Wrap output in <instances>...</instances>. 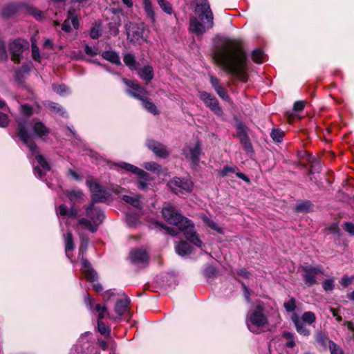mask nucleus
I'll return each mask as SVG.
<instances>
[{"mask_svg":"<svg viewBox=\"0 0 354 354\" xmlns=\"http://www.w3.org/2000/svg\"><path fill=\"white\" fill-rule=\"evenodd\" d=\"M212 58L215 64L227 74L239 78L242 82H247L248 58L241 39L225 38L214 46Z\"/></svg>","mask_w":354,"mask_h":354,"instance_id":"1","label":"nucleus"},{"mask_svg":"<svg viewBox=\"0 0 354 354\" xmlns=\"http://www.w3.org/2000/svg\"><path fill=\"white\" fill-rule=\"evenodd\" d=\"M201 1L200 3H196L194 10L199 20L196 17H192L189 21L192 31L198 35L204 34L207 29L214 26V15L208 0Z\"/></svg>","mask_w":354,"mask_h":354,"instance_id":"2","label":"nucleus"},{"mask_svg":"<svg viewBox=\"0 0 354 354\" xmlns=\"http://www.w3.org/2000/svg\"><path fill=\"white\" fill-rule=\"evenodd\" d=\"M265 306L262 302L257 304L254 310L250 314L247 322L248 329L253 333H259V328L268 324V318L264 314Z\"/></svg>","mask_w":354,"mask_h":354,"instance_id":"3","label":"nucleus"},{"mask_svg":"<svg viewBox=\"0 0 354 354\" xmlns=\"http://www.w3.org/2000/svg\"><path fill=\"white\" fill-rule=\"evenodd\" d=\"M165 221L170 225H176L178 230H180V225L185 224V220H189L180 214L175 207L170 204L164 206L161 211Z\"/></svg>","mask_w":354,"mask_h":354,"instance_id":"4","label":"nucleus"},{"mask_svg":"<svg viewBox=\"0 0 354 354\" xmlns=\"http://www.w3.org/2000/svg\"><path fill=\"white\" fill-rule=\"evenodd\" d=\"M86 184L91 192V196H93V201L94 203H106L107 201H112L110 192L99 183L91 180H86Z\"/></svg>","mask_w":354,"mask_h":354,"instance_id":"5","label":"nucleus"},{"mask_svg":"<svg viewBox=\"0 0 354 354\" xmlns=\"http://www.w3.org/2000/svg\"><path fill=\"white\" fill-rule=\"evenodd\" d=\"M27 120H21L17 121L16 129L17 136L30 149L33 156L39 154L38 147L34 141L30 140V136L27 129Z\"/></svg>","mask_w":354,"mask_h":354,"instance_id":"6","label":"nucleus"},{"mask_svg":"<svg viewBox=\"0 0 354 354\" xmlns=\"http://www.w3.org/2000/svg\"><path fill=\"white\" fill-rule=\"evenodd\" d=\"M122 81L127 86L125 93L130 97L140 100L145 95H149V92L138 80L122 77Z\"/></svg>","mask_w":354,"mask_h":354,"instance_id":"7","label":"nucleus"},{"mask_svg":"<svg viewBox=\"0 0 354 354\" xmlns=\"http://www.w3.org/2000/svg\"><path fill=\"white\" fill-rule=\"evenodd\" d=\"M299 270L302 272L303 281L308 287H311L316 284L317 275L323 274L321 266H313L308 263L300 266Z\"/></svg>","mask_w":354,"mask_h":354,"instance_id":"8","label":"nucleus"},{"mask_svg":"<svg viewBox=\"0 0 354 354\" xmlns=\"http://www.w3.org/2000/svg\"><path fill=\"white\" fill-rule=\"evenodd\" d=\"M234 127L236 130V137L239 140L243 149L248 154H254V150L248 133V127H246L241 121H238L235 124Z\"/></svg>","mask_w":354,"mask_h":354,"instance_id":"9","label":"nucleus"},{"mask_svg":"<svg viewBox=\"0 0 354 354\" xmlns=\"http://www.w3.org/2000/svg\"><path fill=\"white\" fill-rule=\"evenodd\" d=\"M125 29L127 33V39L131 43L138 42L140 40L147 41L144 39L143 34L145 29V24L144 23H129L125 24Z\"/></svg>","mask_w":354,"mask_h":354,"instance_id":"10","label":"nucleus"},{"mask_svg":"<svg viewBox=\"0 0 354 354\" xmlns=\"http://www.w3.org/2000/svg\"><path fill=\"white\" fill-rule=\"evenodd\" d=\"M180 230L183 232L185 237L189 243L194 244L198 248H202L203 243L194 230L195 227L192 221L190 219L185 220V224L183 226L180 225Z\"/></svg>","mask_w":354,"mask_h":354,"instance_id":"11","label":"nucleus"},{"mask_svg":"<svg viewBox=\"0 0 354 354\" xmlns=\"http://www.w3.org/2000/svg\"><path fill=\"white\" fill-rule=\"evenodd\" d=\"M199 97L215 115L221 116L223 114L219 102L214 95L203 91L199 92Z\"/></svg>","mask_w":354,"mask_h":354,"instance_id":"12","label":"nucleus"},{"mask_svg":"<svg viewBox=\"0 0 354 354\" xmlns=\"http://www.w3.org/2000/svg\"><path fill=\"white\" fill-rule=\"evenodd\" d=\"M129 259L131 263L146 268L149 265V255L144 249L134 248L129 252Z\"/></svg>","mask_w":354,"mask_h":354,"instance_id":"13","label":"nucleus"},{"mask_svg":"<svg viewBox=\"0 0 354 354\" xmlns=\"http://www.w3.org/2000/svg\"><path fill=\"white\" fill-rule=\"evenodd\" d=\"M26 45H28V41L20 38L15 39L10 44L9 51L11 55V59L15 64L20 63Z\"/></svg>","mask_w":354,"mask_h":354,"instance_id":"14","label":"nucleus"},{"mask_svg":"<svg viewBox=\"0 0 354 354\" xmlns=\"http://www.w3.org/2000/svg\"><path fill=\"white\" fill-rule=\"evenodd\" d=\"M26 3L23 2H11L4 6L1 16L8 19L16 16L17 14L25 12Z\"/></svg>","mask_w":354,"mask_h":354,"instance_id":"15","label":"nucleus"},{"mask_svg":"<svg viewBox=\"0 0 354 354\" xmlns=\"http://www.w3.org/2000/svg\"><path fill=\"white\" fill-rule=\"evenodd\" d=\"M168 185L170 187L173 192L177 194V188L181 189L188 193L193 189V183L187 178L175 177L171 180Z\"/></svg>","mask_w":354,"mask_h":354,"instance_id":"16","label":"nucleus"},{"mask_svg":"<svg viewBox=\"0 0 354 354\" xmlns=\"http://www.w3.org/2000/svg\"><path fill=\"white\" fill-rule=\"evenodd\" d=\"M146 145L149 150L153 151L159 158H167L169 156V151L167 150V147L161 142L154 140H148Z\"/></svg>","mask_w":354,"mask_h":354,"instance_id":"17","label":"nucleus"},{"mask_svg":"<svg viewBox=\"0 0 354 354\" xmlns=\"http://www.w3.org/2000/svg\"><path fill=\"white\" fill-rule=\"evenodd\" d=\"M118 165L121 169L137 175L139 178L145 180H153L154 179L148 172L131 164L122 162Z\"/></svg>","mask_w":354,"mask_h":354,"instance_id":"18","label":"nucleus"},{"mask_svg":"<svg viewBox=\"0 0 354 354\" xmlns=\"http://www.w3.org/2000/svg\"><path fill=\"white\" fill-rule=\"evenodd\" d=\"M138 76L145 82L146 84H149L154 77V71L152 66L147 64L142 68L138 67L136 70Z\"/></svg>","mask_w":354,"mask_h":354,"instance_id":"19","label":"nucleus"},{"mask_svg":"<svg viewBox=\"0 0 354 354\" xmlns=\"http://www.w3.org/2000/svg\"><path fill=\"white\" fill-rule=\"evenodd\" d=\"M201 153L202 150L200 141H197L194 147L189 148V156H186V158L191 160L193 167H196L199 165Z\"/></svg>","mask_w":354,"mask_h":354,"instance_id":"20","label":"nucleus"},{"mask_svg":"<svg viewBox=\"0 0 354 354\" xmlns=\"http://www.w3.org/2000/svg\"><path fill=\"white\" fill-rule=\"evenodd\" d=\"M33 122L34 123L32 128L35 136L40 139H44L49 135L50 130L44 124V123L40 120H33Z\"/></svg>","mask_w":354,"mask_h":354,"instance_id":"21","label":"nucleus"},{"mask_svg":"<svg viewBox=\"0 0 354 354\" xmlns=\"http://www.w3.org/2000/svg\"><path fill=\"white\" fill-rule=\"evenodd\" d=\"M64 193L71 204L74 205L80 203L84 197L83 192L81 189H66Z\"/></svg>","mask_w":354,"mask_h":354,"instance_id":"22","label":"nucleus"},{"mask_svg":"<svg viewBox=\"0 0 354 354\" xmlns=\"http://www.w3.org/2000/svg\"><path fill=\"white\" fill-rule=\"evenodd\" d=\"M291 320L294 323L296 330L300 335L309 336L310 330L306 327L304 322H301L296 313L291 315Z\"/></svg>","mask_w":354,"mask_h":354,"instance_id":"23","label":"nucleus"},{"mask_svg":"<svg viewBox=\"0 0 354 354\" xmlns=\"http://www.w3.org/2000/svg\"><path fill=\"white\" fill-rule=\"evenodd\" d=\"M176 252L181 256L185 257L190 254L193 252V247L185 241H180L175 247Z\"/></svg>","mask_w":354,"mask_h":354,"instance_id":"24","label":"nucleus"},{"mask_svg":"<svg viewBox=\"0 0 354 354\" xmlns=\"http://www.w3.org/2000/svg\"><path fill=\"white\" fill-rule=\"evenodd\" d=\"M125 296L124 299H118L116 301V304L115 305L114 310L118 315L119 316L123 315L125 312L128 309L129 304L130 303V299L129 297H127L125 294H124Z\"/></svg>","mask_w":354,"mask_h":354,"instance_id":"25","label":"nucleus"},{"mask_svg":"<svg viewBox=\"0 0 354 354\" xmlns=\"http://www.w3.org/2000/svg\"><path fill=\"white\" fill-rule=\"evenodd\" d=\"M139 101L142 102V107L149 113L154 115L160 114V111H158L157 106L151 101V100L149 98L148 95H145L144 97H142V100H140Z\"/></svg>","mask_w":354,"mask_h":354,"instance_id":"26","label":"nucleus"},{"mask_svg":"<svg viewBox=\"0 0 354 354\" xmlns=\"http://www.w3.org/2000/svg\"><path fill=\"white\" fill-rule=\"evenodd\" d=\"M122 24V20L119 15L113 16L111 21L108 24L109 32L115 37L119 34V27Z\"/></svg>","mask_w":354,"mask_h":354,"instance_id":"27","label":"nucleus"},{"mask_svg":"<svg viewBox=\"0 0 354 354\" xmlns=\"http://www.w3.org/2000/svg\"><path fill=\"white\" fill-rule=\"evenodd\" d=\"M101 55L103 59L111 62V64H115L117 66L122 65L120 56L114 50H105L102 52Z\"/></svg>","mask_w":354,"mask_h":354,"instance_id":"28","label":"nucleus"},{"mask_svg":"<svg viewBox=\"0 0 354 354\" xmlns=\"http://www.w3.org/2000/svg\"><path fill=\"white\" fill-rule=\"evenodd\" d=\"M143 7L145 11L147 17L149 19L150 21L152 24L156 22V15L153 8L152 3L150 0H144L143 1Z\"/></svg>","mask_w":354,"mask_h":354,"instance_id":"29","label":"nucleus"},{"mask_svg":"<svg viewBox=\"0 0 354 354\" xmlns=\"http://www.w3.org/2000/svg\"><path fill=\"white\" fill-rule=\"evenodd\" d=\"M123 62L124 64L131 70L136 71L138 68V64L136 62V57L132 53H127L123 57Z\"/></svg>","mask_w":354,"mask_h":354,"instance_id":"30","label":"nucleus"},{"mask_svg":"<svg viewBox=\"0 0 354 354\" xmlns=\"http://www.w3.org/2000/svg\"><path fill=\"white\" fill-rule=\"evenodd\" d=\"M313 207V204L310 201L306 200L298 203L295 207V211L299 213H308Z\"/></svg>","mask_w":354,"mask_h":354,"instance_id":"31","label":"nucleus"},{"mask_svg":"<svg viewBox=\"0 0 354 354\" xmlns=\"http://www.w3.org/2000/svg\"><path fill=\"white\" fill-rule=\"evenodd\" d=\"M93 221L90 219H87L85 218H82L78 220V224L80 225H84L85 227L89 230L92 233H95L97 232L98 228V224L93 223Z\"/></svg>","mask_w":354,"mask_h":354,"instance_id":"32","label":"nucleus"},{"mask_svg":"<svg viewBox=\"0 0 354 354\" xmlns=\"http://www.w3.org/2000/svg\"><path fill=\"white\" fill-rule=\"evenodd\" d=\"M122 201L125 203L130 204L133 207L140 209L141 208V202L140 201V196L138 195L136 196H131L129 195H124L122 196Z\"/></svg>","mask_w":354,"mask_h":354,"instance_id":"33","label":"nucleus"},{"mask_svg":"<svg viewBox=\"0 0 354 354\" xmlns=\"http://www.w3.org/2000/svg\"><path fill=\"white\" fill-rule=\"evenodd\" d=\"M47 107L53 113H56L62 117H65L66 111L64 108L58 103L49 101Z\"/></svg>","mask_w":354,"mask_h":354,"instance_id":"34","label":"nucleus"},{"mask_svg":"<svg viewBox=\"0 0 354 354\" xmlns=\"http://www.w3.org/2000/svg\"><path fill=\"white\" fill-rule=\"evenodd\" d=\"M74 241L73 236L71 232L68 231L65 236V252L68 256V253L74 249Z\"/></svg>","mask_w":354,"mask_h":354,"instance_id":"35","label":"nucleus"},{"mask_svg":"<svg viewBox=\"0 0 354 354\" xmlns=\"http://www.w3.org/2000/svg\"><path fill=\"white\" fill-rule=\"evenodd\" d=\"M154 225L156 227H160V228L165 230L166 231L167 234H168L172 236H176L178 234V231L177 229L167 226L162 222L156 221L154 223Z\"/></svg>","mask_w":354,"mask_h":354,"instance_id":"36","label":"nucleus"},{"mask_svg":"<svg viewBox=\"0 0 354 354\" xmlns=\"http://www.w3.org/2000/svg\"><path fill=\"white\" fill-rule=\"evenodd\" d=\"M94 223H102L104 219V214L100 209H95L93 213H91V216H87Z\"/></svg>","mask_w":354,"mask_h":354,"instance_id":"37","label":"nucleus"},{"mask_svg":"<svg viewBox=\"0 0 354 354\" xmlns=\"http://www.w3.org/2000/svg\"><path fill=\"white\" fill-rule=\"evenodd\" d=\"M282 337L288 339L286 343V346L289 348H292L295 346L296 344L295 342V335L293 333L289 331H283L282 333Z\"/></svg>","mask_w":354,"mask_h":354,"instance_id":"38","label":"nucleus"},{"mask_svg":"<svg viewBox=\"0 0 354 354\" xmlns=\"http://www.w3.org/2000/svg\"><path fill=\"white\" fill-rule=\"evenodd\" d=\"M218 271L214 266H207L203 270V275L207 279H214L216 277Z\"/></svg>","mask_w":354,"mask_h":354,"instance_id":"39","label":"nucleus"},{"mask_svg":"<svg viewBox=\"0 0 354 354\" xmlns=\"http://www.w3.org/2000/svg\"><path fill=\"white\" fill-rule=\"evenodd\" d=\"M263 51L260 49L257 48L254 50H252L251 53V57L254 62L257 64H261L263 62Z\"/></svg>","mask_w":354,"mask_h":354,"instance_id":"40","label":"nucleus"},{"mask_svg":"<svg viewBox=\"0 0 354 354\" xmlns=\"http://www.w3.org/2000/svg\"><path fill=\"white\" fill-rule=\"evenodd\" d=\"M284 135V132L279 129H273L270 133V137L275 142H281Z\"/></svg>","mask_w":354,"mask_h":354,"instance_id":"41","label":"nucleus"},{"mask_svg":"<svg viewBox=\"0 0 354 354\" xmlns=\"http://www.w3.org/2000/svg\"><path fill=\"white\" fill-rule=\"evenodd\" d=\"M316 320V316L315 313L312 311L304 312L301 316V321L307 323L308 324H312Z\"/></svg>","mask_w":354,"mask_h":354,"instance_id":"42","label":"nucleus"},{"mask_svg":"<svg viewBox=\"0 0 354 354\" xmlns=\"http://www.w3.org/2000/svg\"><path fill=\"white\" fill-rule=\"evenodd\" d=\"M25 12L34 16L36 19H40L43 15L42 11H41L32 6H30L26 3V7H25Z\"/></svg>","mask_w":354,"mask_h":354,"instance_id":"43","label":"nucleus"},{"mask_svg":"<svg viewBox=\"0 0 354 354\" xmlns=\"http://www.w3.org/2000/svg\"><path fill=\"white\" fill-rule=\"evenodd\" d=\"M83 273L85 279L89 282H95L97 279V274L93 268L84 270Z\"/></svg>","mask_w":354,"mask_h":354,"instance_id":"44","label":"nucleus"},{"mask_svg":"<svg viewBox=\"0 0 354 354\" xmlns=\"http://www.w3.org/2000/svg\"><path fill=\"white\" fill-rule=\"evenodd\" d=\"M97 322V330L102 335L106 337H109L111 334V328L106 326L102 321Z\"/></svg>","mask_w":354,"mask_h":354,"instance_id":"45","label":"nucleus"},{"mask_svg":"<svg viewBox=\"0 0 354 354\" xmlns=\"http://www.w3.org/2000/svg\"><path fill=\"white\" fill-rule=\"evenodd\" d=\"M37 161L38 162L39 165L41 166V167L47 171H49L51 169L50 165L46 160V159L44 158L43 155L37 154L35 157Z\"/></svg>","mask_w":354,"mask_h":354,"instance_id":"46","label":"nucleus"},{"mask_svg":"<svg viewBox=\"0 0 354 354\" xmlns=\"http://www.w3.org/2000/svg\"><path fill=\"white\" fill-rule=\"evenodd\" d=\"M237 167H230L228 165H225L223 169L218 171V176L221 178H224L228 175V174H235L236 170H238Z\"/></svg>","mask_w":354,"mask_h":354,"instance_id":"47","label":"nucleus"},{"mask_svg":"<svg viewBox=\"0 0 354 354\" xmlns=\"http://www.w3.org/2000/svg\"><path fill=\"white\" fill-rule=\"evenodd\" d=\"M160 8L167 14L171 15L173 9L171 3L167 0H157Z\"/></svg>","mask_w":354,"mask_h":354,"instance_id":"48","label":"nucleus"},{"mask_svg":"<svg viewBox=\"0 0 354 354\" xmlns=\"http://www.w3.org/2000/svg\"><path fill=\"white\" fill-rule=\"evenodd\" d=\"M283 307L288 313L295 311L297 308L295 298L293 297H290L288 301L283 303Z\"/></svg>","mask_w":354,"mask_h":354,"instance_id":"49","label":"nucleus"},{"mask_svg":"<svg viewBox=\"0 0 354 354\" xmlns=\"http://www.w3.org/2000/svg\"><path fill=\"white\" fill-rule=\"evenodd\" d=\"M142 166L145 169L153 172H158L161 169V166L155 162H145Z\"/></svg>","mask_w":354,"mask_h":354,"instance_id":"50","label":"nucleus"},{"mask_svg":"<svg viewBox=\"0 0 354 354\" xmlns=\"http://www.w3.org/2000/svg\"><path fill=\"white\" fill-rule=\"evenodd\" d=\"M31 48H32V59L36 61L40 62L41 61V56L39 53V49L36 44L35 41H32L31 44Z\"/></svg>","mask_w":354,"mask_h":354,"instance_id":"51","label":"nucleus"},{"mask_svg":"<svg viewBox=\"0 0 354 354\" xmlns=\"http://www.w3.org/2000/svg\"><path fill=\"white\" fill-rule=\"evenodd\" d=\"M329 350L330 354H344L342 348L333 341L329 342Z\"/></svg>","mask_w":354,"mask_h":354,"instance_id":"52","label":"nucleus"},{"mask_svg":"<svg viewBox=\"0 0 354 354\" xmlns=\"http://www.w3.org/2000/svg\"><path fill=\"white\" fill-rule=\"evenodd\" d=\"M353 281H354V275H352L351 277H349L348 275H344L341 278L339 283L344 288H346L348 287Z\"/></svg>","mask_w":354,"mask_h":354,"instance_id":"53","label":"nucleus"},{"mask_svg":"<svg viewBox=\"0 0 354 354\" xmlns=\"http://www.w3.org/2000/svg\"><path fill=\"white\" fill-rule=\"evenodd\" d=\"M232 276L235 279V280H236L239 283H241V287H242V288L243 290V293H244L245 299L247 301H249L250 299V289L248 288V287L245 285V283L244 282H243L241 280H239V279H237L235 277V274H234V272L232 273Z\"/></svg>","mask_w":354,"mask_h":354,"instance_id":"54","label":"nucleus"},{"mask_svg":"<svg viewBox=\"0 0 354 354\" xmlns=\"http://www.w3.org/2000/svg\"><path fill=\"white\" fill-rule=\"evenodd\" d=\"M207 225L210 227L211 229L216 231L219 234H223V230L222 227H219L214 221L206 218L205 221Z\"/></svg>","mask_w":354,"mask_h":354,"instance_id":"55","label":"nucleus"},{"mask_svg":"<svg viewBox=\"0 0 354 354\" xmlns=\"http://www.w3.org/2000/svg\"><path fill=\"white\" fill-rule=\"evenodd\" d=\"M297 155L299 159L306 160L308 162L311 161L313 157L311 153L306 150L298 151Z\"/></svg>","mask_w":354,"mask_h":354,"instance_id":"56","label":"nucleus"},{"mask_svg":"<svg viewBox=\"0 0 354 354\" xmlns=\"http://www.w3.org/2000/svg\"><path fill=\"white\" fill-rule=\"evenodd\" d=\"M323 289L325 291H332L335 288L334 280L333 279H325L322 283Z\"/></svg>","mask_w":354,"mask_h":354,"instance_id":"57","label":"nucleus"},{"mask_svg":"<svg viewBox=\"0 0 354 354\" xmlns=\"http://www.w3.org/2000/svg\"><path fill=\"white\" fill-rule=\"evenodd\" d=\"M21 112L24 116L30 117L33 113V108L32 106L28 104H25L21 105Z\"/></svg>","mask_w":354,"mask_h":354,"instance_id":"58","label":"nucleus"},{"mask_svg":"<svg viewBox=\"0 0 354 354\" xmlns=\"http://www.w3.org/2000/svg\"><path fill=\"white\" fill-rule=\"evenodd\" d=\"M215 91L217 95L223 100L225 101H228L230 100V96L228 95L226 89L223 86L218 88H216Z\"/></svg>","mask_w":354,"mask_h":354,"instance_id":"59","label":"nucleus"},{"mask_svg":"<svg viewBox=\"0 0 354 354\" xmlns=\"http://www.w3.org/2000/svg\"><path fill=\"white\" fill-rule=\"evenodd\" d=\"M8 59V54L6 49L5 42L0 40V61H6Z\"/></svg>","mask_w":354,"mask_h":354,"instance_id":"60","label":"nucleus"},{"mask_svg":"<svg viewBox=\"0 0 354 354\" xmlns=\"http://www.w3.org/2000/svg\"><path fill=\"white\" fill-rule=\"evenodd\" d=\"M236 274L238 276L241 277L244 279H249L252 276V274L250 273V272L248 271L247 269L245 268H238L236 270Z\"/></svg>","mask_w":354,"mask_h":354,"instance_id":"61","label":"nucleus"},{"mask_svg":"<svg viewBox=\"0 0 354 354\" xmlns=\"http://www.w3.org/2000/svg\"><path fill=\"white\" fill-rule=\"evenodd\" d=\"M310 164V167L313 168V169L316 172H320L321 171V165L319 161L315 158V157H313L311 159V161L308 162Z\"/></svg>","mask_w":354,"mask_h":354,"instance_id":"62","label":"nucleus"},{"mask_svg":"<svg viewBox=\"0 0 354 354\" xmlns=\"http://www.w3.org/2000/svg\"><path fill=\"white\" fill-rule=\"evenodd\" d=\"M9 124V118L7 114L0 112V127H6Z\"/></svg>","mask_w":354,"mask_h":354,"instance_id":"63","label":"nucleus"},{"mask_svg":"<svg viewBox=\"0 0 354 354\" xmlns=\"http://www.w3.org/2000/svg\"><path fill=\"white\" fill-rule=\"evenodd\" d=\"M344 230L350 235H354V223L351 222H346L344 224Z\"/></svg>","mask_w":354,"mask_h":354,"instance_id":"64","label":"nucleus"}]
</instances>
